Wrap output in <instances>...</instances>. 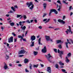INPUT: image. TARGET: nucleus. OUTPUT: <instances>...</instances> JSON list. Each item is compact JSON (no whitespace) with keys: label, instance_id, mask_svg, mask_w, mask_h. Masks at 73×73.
I'll use <instances>...</instances> for the list:
<instances>
[{"label":"nucleus","instance_id":"1","mask_svg":"<svg viewBox=\"0 0 73 73\" xmlns=\"http://www.w3.org/2000/svg\"><path fill=\"white\" fill-rule=\"evenodd\" d=\"M26 5L28 7H29L30 6L32 5L31 7H29L30 9L32 10L33 9L34 7V5L33 3L32 2H30L29 3V2H27Z\"/></svg>","mask_w":73,"mask_h":73},{"label":"nucleus","instance_id":"2","mask_svg":"<svg viewBox=\"0 0 73 73\" xmlns=\"http://www.w3.org/2000/svg\"><path fill=\"white\" fill-rule=\"evenodd\" d=\"M52 12H54L56 14H57L58 13V12L55 9H51L50 12L49 14V16H51Z\"/></svg>","mask_w":73,"mask_h":73},{"label":"nucleus","instance_id":"3","mask_svg":"<svg viewBox=\"0 0 73 73\" xmlns=\"http://www.w3.org/2000/svg\"><path fill=\"white\" fill-rule=\"evenodd\" d=\"M60 54H59V56L61 58V59L62 58V55H64V51H60V50L58 49V53H60Z\"/></svg>","mask_w":73,"mask_h":73},{"label":"nucleus","instance_id":"4","mask_svg":"<svg viewBox=\"0 0 73 73\" xmlns=\"http://www.w3.org/2000/svg\"><path fill=\"white\" fill-rule=\"evenodd\" d=\"M48 58H47V59H48V62H50V63H52V60H51L50 58H53L52 57V56L50 55V54H48Z\"/></svg>","mask_w":73,"mask_h":73},{"label":"nucleus","instance_id":"5","mask_svg":"<svg viewBox=\"0 0 73 73\" xmlns=\"http://www.w3.org/2000/svg\"><path fill=\"white\" fill-rule=\"evenodd\" d=\"M42 52L43 53H46V52L47 49L46 46H44V48L42 50Z\"/></svg>","mask_w":73,"mask_h":73},{"label":"nucleus","instance_id":"6","mask_svg":"<svg viewBox=\"0 0 73 73\" xmlns=\"http://www.w3.org/2000/svg\"><path fill=\"white\" fill-rule=\"evenodd\" d=\"M26 51L25 50H21L19 53V54H24L26 52Z\"/></svg>","mask_w":73,"mask_h":73},{"label":"nucleus","instance_id":"7","mask_svg":"<svg viewBox=\"0 0 73 73\" xmlns=\"http://www.w3.org/2000/svg\"><path fill=\"white\" fill-rule=\"evenodd\" d=\"M13 37L11 36L8 39V42L9 43H10V42H13Z\"/></svg>","mask_w":73,"mask_h":73},{"label":"nucleus","instance_id":"8","mask_svg":"<svg viewBox=\"0 0 73 73\" xmlns=\"http://www.w3.org/2000/svg\"><path fill=\"white\" fill-rule=\"evenodd\" d=\"M36 39V36L34 35H32L31 36V40L32 42H33V40H34Z\"/></svg>","mask_w":73,"mask_h":73},{"label":"nucleus","instance_id":"9","mask_svg":"<svg viewBox=\"0 0 73 73\" xmlns=\"http://www.w3.org/2000/svg\"><path fill=\"white\" fill-rule=\"evenodd\" d=\"M47 72H48V73H51V68L50 67H48L47 68Z\"/></svg>","mask_w":73,"mask_h":73},{"label":"nucleus","instance_id":"10","mask_svg":"<svg viewBox=\"0 0 73 73\" xmlns=\"http://www.w3.org/2000/svg\"><path fill=\"white\" fill-rule=\"evenodd\" d=\"M46 39L47 41H49L50 40V38L49 36H47V35H45Z\"/></svg>","mask_w":73,"mask_h":73},{"label":"nucleus","instance_id":"11","mask_svg":"<svg viewBox=\"0 0 73 73\" xmlns=\"http://www.w3.org/2000/svg\"><path fill=\"white\" fill-rule=\"evenodd\" d=\"M56 44H58V43H63V42L61 41V40H56Z\"/></svg>","mask_w":73,"mask_h":73},{"label":"nucleus","instance_id":"12","mask_svg":"<svg viewBox=\"0 0 73 73\" xmlns=\"http://www.w3.org/2000/svg\"><path fill=\"white\" fill-rule=\"evenodd\" d=\"M41 38H39V39L38 40V43L39 44L42 45V43H41Z\"/></svg>","mask_w":73,"mask_h":73},{"label":"nucleus","instance_id":"13","mask_svg":"<svg viewBox=\"0 0 73 73\" xmlns=\"http://www.w3.org/2000/svg\"><path fill=\"white\" fill-rule=\"evenodd\" d=\"M24 63L25 64L29 62V60L25 58L24 60Z\"/></svg>","mask_w":73,"mask_h":73},{"label":"nucleus","instance_id":"14","mask_svg":"<svg viewBox=\"0 0 73 73\" xmlns=\"http://www.w3.org/2000/svg\"><path fill=\"white\" fill-rule=\"evenodd\" d=\"M47 4L46 3H44L43 4V7L44 8V10L46 9V7Z\"/></svg>","mask_w":73,"mask_h":73},{"label":"nucleus","instance_id":"15","mask_svg":"<svg viewBox=\"0 0 73 73\" xmlns=\"http://www.w3.org/2000/svg\"><path fill=\"white\" fill-rule=\"evenodd\" d=\"M35 42H33V41L32 42V40H31V43L32 44L31 45V47H33V46H34Z\"/></svg>","mask_w":73,"mask_h":73},{"label":"nucleus","instance_id":"16","mask_svg":"<svg viewBox=\"0 0 73 73\" xmlns=\"http://www.w3.org/2000/svg\"><path fill=\"white\" fill-rule=\"evenodd\" d=\"M38 52L37 51H34L33 53L35 56L37 55L38 54Z\"/></svg>","mask_w":73,"mask_h":73},{"label":"nucleus","instance_id":"17","mask_svg":"<svg viewBox=\"0 0 73 73\" xmlns=\"http://www.w3.org/2000/svg\"><path fill=\"white\" fill-rule=\"evenodd\" d=\"M68 28L69 29H67V30H68L69 33H70V31H71V27L70 26H69Z\"/></svg>","mask_w":73,"mask_h":73},{"label":"nucleus","instance_id":"18","mask_svg":"<svg viewBox=\"0 0 73 73\" xmlns=\"http://www.w3.org/2000/svg\"><path fill=\"white\" fill-rule=\"evenodd\" d=\"M4 68L5 69H7V68H8V66H7V65L6 64V63L5 65V66H4Z\"/></svg>","mask_w":73,"mask_h":73},{"label":"nucleus","instance_id":"19","mask_svg":"<svg viewBox=\"0 0 73 73\" xmlns=\"http://www.w3.org/2000/svg\"><path fill=\"white\" fill-rule=\"evenodd\" d=\"M10 25L11 26H13L15 25V23H14V22H12V23H10Z\"/></svg>","mask_w":73,"mask_h":73},{"label":"nucleus","instance_id":"20","mask_svg":"<svg viewBox=\"0 0 73 73\" xmlns=\"http://www.w3.org/2000/svg\"><path fill=\"white\" fill-rule=\"evenodd\" d=\"M59 64L60 65H64V63H62V62H59Z\"/></svg>","mask_w":73,"mask_h":73},{"label":"nucleus","instance_id":"21","mask_svg":"<svg viewBox=\"0 0 73 73\" xmlns=\"http://www.w3.org/2000/svg\"><path fill=\"white\" fill-rule=\"evenodd\" d=\"M66 44V48H68V42H66L65 43Z\"/></svg>","mask_w":73,"mask_h":73},{"label":"nucleus","instance_id":"22","mask_svg":"<svg viewBox=\"0 0 73 73\" xmlns=\"http://www.w3.org/2000/svg\"><path fill=\"white\" fill-rule=\"evenodd\" d=\"M38 64H37L36 65L34 64L33 66V67H34V68H37V67H38Z\"/></svg>","mask_w":73,"mask_h":73},{"label":"nucleus","instance_id":"23","mask_svg":"<svg viewBox=\"0 0 73 73\" xmlns=\"http://www.w3.org/2000/svg\"><path fill=\"white\" fill-rule=\"evenodd\" d=\"M71 55V54L70 53V52L69 53H68V54H67V56H68V57H70Z\"/></svg>","mask_w":73,"mask_h":73},{"label":"nucleus","instance_id":"24","mask_svg":"<svg viewBox=\"0 0 73 73\" xmlns=\"http://www.w3.org/2000/svg\"><path fill=\"white\" fill-rule=\"evenodd\" d=\"M57 2L59 3V4H60V5H62L61 2V1L60 0H58L57 1Z\"/></svg>","mask_w":73,"mask_h":73},{"label":"nucleus","instance_id":"25","mask_svg":"<svg viewBox=\"0 0 73 73\" xmlns=\"http://www.w3.org/2000/svg\"><path fill=\"white\" fill-rule=\"evenodd\" d=\"M62 70L63 72H64V73H67V72H66V70H64V69H62Z\"/></svg>","mask_w":73,"mask_h":73},{"label":"nucleus","instance_id":"26","mask_svg":"<svg viewBox=\"0 0 73 73\" xmlns=\"http://www.w3.org/2000/svg\"><path fill=\"white\" fill-rule=\"evenodd\" d=\"M50 19H48L47 21H47L46 22H45V23H48V22H49V21H50Z\"/></svg>","mask_w":73,"mask_h":73},{"label":"nucleus","instance_id":"27","mask_svg":"<svg viewBox=\"0 0 73 73\" xmlns=\"http://www.w3.org/2000/svg\"><path fill=\"white\" fill-rule=\"evenodd\" d=\"M29 65H30V66H29L30 69H32V65L31 64V63H30Z\"/></svg>","mask_w":73,"mask_h":73},{"label":"nucleus","instance_id":"28","mask_svg":"<svg viewBox=\"0 0 73 73\" xmlns=\"http://www.w3.org/2000/svg\"><path fill=\"white\" fill-rule=\"evenodd\" d=\"M11 8L12 10H13L14 11H15V7H14L13 6H12V7H11Z\"/></svg>","mask_w":73,"mask_h":73},{"label":"nucleus","instance_id":"29","mask_svg":"<svg viewBox=\"0 0 73 73\" xmlns=\"http://www.w3.org/2000/svg\"><path fill=\"white\" fill-rule=\"evenodd\" d=\"M58 47L59 48H62V46L61 44L58 45Z\"/></svg>","mask_w":73,"mask_h":73},{"label":"nucleus","instance_id":"30","mask_svg":"<svg viewBox=\"0 0 73 73\" xmlns=\"http://www.w3.org/2000/svg\"><path fill=\"white\" fill-rule=\"evenodd\" d=\"M63 3H64L65 4H66V5H68V2H66V1L64 0H63Z\"/></svg>","mask_w":73,"mask_h":73},{"label":"nucleus","instance_id":"31","mask_svg":"<svg viewBox=\"0 0 73 73\" xmlns=\"http://www.w3.org/2000/svg\"><path fill=\"white\" fill-rule=\"evenodd\" d=\"M21 15H22V14L21 15L18 14L17 15V18H19L20 17H21Z\"/></svg>","mask_w":73,"mask_h":73},{"label":"nucleus","instance_id":"32","mask_svg":"<svg viewBox=\"0 0 73 73\" xmlns=\"http://www.w3.org/2000/svg\"><path fill=\"white\" fill-rule=\"evenodd\" d=\"M6 59H9V56H8L6 54Z\"/></svg>","mask_w":73,"mask_h":73},{"label":"nucleus","instance_id":"33","mask_svg":"<svg viewBox=\"0 0 73 73\" xmlns=\"http://www.w3.org/2000/svg\"><path fill=\"white\" fill-rule=\"evenodd\" d=\"M54 52H56V53H57V50L56 48H54Z\"/></svg>","mask_w":73,"mask_h":73},{"label":"nucleus","instance_id":"34","mask_svg":"<svg viewBox=\"0 0 73 73\" xmlns=\"http://www.w3.org/2000/svg\"><path fill=\"white\" fill-rule=\"evenodd\" d=\"M55 67L56 68H58L59 67L58 65V64H56L55 65Z\"/></svg>","mask_w":73,"mask_h":73},{"label":"nucleus","instance_id":"35","mask_svg":"<svg viewBox=\"0 0 73 73\" xmlns=\"http://www.w3.org/2000/svg\"><path fill=\"white\" fill-rule=\"evenodd\" d=\"M58 22H60V23H62V20L61 19H58Z\"/></svg>","mask_w":73,"mask_h":73},{"label":"nucleus","instance_id":"36","mask_svg":"<svg viewBox=\"0 0 73 73\" xmlns=\"http://www.w3.org/2000/svg\"><path fill=\"white\" fill-rule=\"evenodd\" d=\"M21 38L20 39V41H21V42H22V39L23 40V37L22 36V35H21Z\"/></svg>","mask_w":73,"mask_h":73},{"label":"nucleus","instance_id":"37","mask_svg":"<svg viewBox=\"0 0 73 73\" xmlns=\"http://www.w3.org/2000/svg\"><path fill=\"white\" fill-rule=\"evenodd\" d=\"M66 61L67 63H68V62H69L70 60L68 59V58H67V60H66Z\"/></svg>","mask_w":73,"mask_h":73},{"label":"nucleus","instance_id":"38","mask_svg":"<svg viewBox=\"0 0 73 73\" xmlns=\"http://www.w3.org/2000/svg\"><path fill=\"white\" fill-rule=\"evenodd\" d=\"M22 23L21 21L19 22V24L20 26H22Z\"/></svg>","mask_w":73,"mask_h":73},{"label":"nucleus","instance_id":"39","mask_svg":"<svg viewBox=\"0 0 73 73\" xmlns=\"http://www.w3.org/2000/svg\"><path fill=\"white\" fill-rule=\"evenodd\" d=\"M23 17L24 19H27V17L25 15H23Z\"/></svg>","mask_w":73,"mask_h":73},{"label":"nucleus","instance_id":"40","mask_svg":"<svg viewBox=\"0 0 73 73\" xmlns=\"http://www.w3.org/2000/svg\"><path fill=\"white\" fill-rule=\"evenodd\" d=\"M72 6H70L69 7V10H71V9H72Z\"/></svg>","mask_w":73,"mask_h":73},{"label":"nucleus","instance_id":"41","mask_svg":"<svg viewBox=\"0 0 73 73\" xmlns=\"http://www.w3.org/2000/svg\"><path fill=\"white\" fill-rule=\"evenodd\" d=\"M47 18H46V19H43V22H45L46 21H46H47Z\"/></svg>","mask_w":73,"mask_h":73},{"label":"nucleus","instance_id":"42","mask_svg":"<svg viewBox=\"0 0 73 73\" xmlns=\"http://www.w3.org/2000/svg\"><path fill=\"white\" fill-rule=\"evenodd\" d=\"M27 23H31L29 20H27Z\"/></svg>","mask_w":73,"mask_h":73},{"label":"nucleus","instance_id":"43","mask_svg":"<svg viewBox=\"0 0 73 73\" xmlns=\"http://www.w3.org/2000/svg\"><path fill=\"white\" fill-rule=\"evenodd\" d=\"M26 27L25 26H24L23 27V30H25L26 29Z\"/></svg>","mask_w":73,"mask_h":73},{"label":"nucleus","instance_id":"44","mask_svg":"<svg viewBox=\"0 0 73 73\" xmlns=\"http://www.w3.org/2000/svg\"><path fill=\"white\" fill-rule=\"evenodd\" d=\"M60 30V28H56L54 29V30Z\"/></svg>","mask_w":73,"mask_h":73},{"label":"nucleus","instance_id":"45","mask_svg":"<svg viewBox=\"0 0 73 73\" xmlns=\"http://www.w3.org/2000/svg\"><path fill=\"white\" fill-rule=\"evenodd\" d=\"M46 13H44L43 17H45V16H46Z\"/></svg>","mask_w":73,"mask_h":73},{"label":"nucleus","instance_id":"46","mask_svg":"<svg viewBox=\"0 0 73 73\" xmlns=\"http://www.w3.org/2000/svg\"><path fill=\"white\" fill-rule=\"evenodd\" d=\"M12 34L14 36H16V35L14 33H12Z\"/></svg>","mask_w":73,"mask_h":73},{"label":"nucleus","instance_id":"47","mask_svg":"<svg viewBox=\"0 0 73 73\" xmlns=\"http://www.w3.org/2000/svg\"><path fill=\"white\" fill-rule=\"evenodd\" d=\"M62 23L63 24H64L65 22H64V21L63 20H62Z\"/></svg>","mask_w":73,"mask_h":73},{"label":"nucleus","instance_id":"48","mask_svg":"<svg viewBox=\"0 0 73 73\" xmlns=\"http://www.w3.org/2000/svg\"><path fill=\"white\" fill-rule=\"evenodd\" d=\"M18 7L17 5H15L14 6V9H16V8H18Z\"/></svg>","mask_w":73,"mask_h":73},{"label":"nucleus","instance_id":"49","mask_svg":"<svg viewBox=\"0 0 73 73\" xmlns=\"http://www.w3.org/2000/svg\"><path fill=\"white\" fill-rule=\"evenodd\" d=\"M24 56L23 55H19V57H23Z\"/></svg>","mask_w":73,"mask_h":73},{"label":"nucleus","instance_id":"50","mask_svg":"<svg viewBox=\"0 0 73 73\" xmlns=\"http://www.w3.org/2000/svg\"><path fill=\"white\" fill-rule=\"evenodd\" d=\"M1 29L2 30V31H3V30H4L3 29H4V27H3L2 26L1 27Z\"/></svg>","mask_w":73,"mask_h":73},{"label":"nucleus","instance_id":"51","mask_svg":"<svg viewBox=\"0 0 73 73\" xmlns=\"http://www.w3.org/2000/svg\"><path fill=\"white\" fill-rule=\"evenodd\" d=\"M65 15H63V19H64L65 18Z\"/></svg>","mask_w":73,"mask_h":73},{"label":"nucleus","instance_id":"52","mask_svg":"<svg viewBox=\"0 0 73 73\" xmlns=\"http://www.w3.org/2000/svg\"><path fill=\"white\" fill-rule=\"evenodd\" d=\"M53 20H54V22H55V23H56L57 20L56 19H54Z\"/></svg>","mask_w":73,"mask_h":73},{"label":"nucleus","instance_id":"53","mask_svg":"<svg viewBox=\"0 0 73 73\" xmlns=\"http://www.w3.org/2000/svg\"><path fill=\"white\" fill-rule=\"evenodd\" d=\"M70 41L72 43V44H73V40L72 39H70Z\"/></svg>","mask_w":73,"mask_h":73},{"label":"nucleus","instance_id":"54","mask_svg":"<svg viewBox=\"0 0 73 73\" xmlns=\"http://www.w3.org/2000/svg\"><path fill=\"white\" fill-rule=\"evenodd\" d=\"M25 71L26 72H29V71H28L27 69H25Z\"/></svg>","mask_w":73,"mask_h":73},{"label":"nucleus","instance_id":"55","mask_svg":"<svg viewBox=\"0 0 73 73\" xmlns=\"http://www.w3.org/2000/svg\"><path fill=\"white\" fill-rule=\"evenodd\" d=\"M38 28L39 29H42V26H39Z\"/></svg>","mask_w":73,"mask_h":73},{"label":"nucleus","instance_id":"56","mask_svg":"<svg viewBox=\"0 0 73 73\" xmlns=\"http://www.w3.org/2000/svg\"><path fill=\"white\" fill-rule=\"evenodd\" d=\"M17 41V39L16 38L14 39V42H16Z\"/></svg>","mask_w":73,"mask_h":73},{"label":"nucleus","instance_id":"57","mask_svg":"<svg viewBox=\"0 0 73 73\" xmlns=\"http://www.w3.org/2000/svg\"><path fill=\"white\" fill-rule=\"evenodd\" d=\"M21 35H18V37L19 38H21Z\"/></svg>","mask_w":73,"mask_h":73},{"label":"nucleus","instance_id":"58","mask_svg":"<svg viewBox=\"0 0 73 73\" xmlns=\"http://www.w3.org/2000/svg\"><path fill=\"white\" fill-rule=\"evenodd\" d=\"M68 29L67 30V31H66V33L67 34H68Z\"/></svg>","mask_w":73,"mask_h":73},{"label":"nucleus","instance_id":"59","mask_svg":"<svg viewBox=\"0 0 73 73\" xmlns=\"http://www.w3.org/2000/svg\"><path fill=\"white\" fill-rule=\"evenodd\" d=\"M18 66H22V65H21V64H18Z\"/></svg>","mask_w":73,"mask_h":73},{"label":"nucleus","instance_id":"60","mask_svg":"<svg viewBox=\"0 0 73 73\" xmlns=\"http://www.w3.org/2000/svg\"><path fill=\"white\" fill-rule=\"evenodd\" d=\"M27 33H28V31H27L25 33V35H27Z\"/></svg>","mask_w":73,"mask_h":73},{"label":"nucleus","instance_id":"61","mask_svg":"<svg viewBox=\"0 0 73 73\" xmlns=\"http://www.w3.org/2000/svg\"><path fill=\"white\" fill-rule=\"evenodd\" d=\"M73 14V13H72V12H71V13L70 14V16H71V15H72Z\"/></svg>","mask_w":73,"mask_h":73},{"label":"nucleus","instance_id":"62","mask_svg":"<svg viewBox=\"0 0 73 73\" xmlns=\"http://www.w3.org/2000/svg\"><path fill=\"white\" fill-rule=\"evenodd\" d=\"M34 21L35 22V23H37V20L36 19H35V20H34Z\"/></svg>","mask_w":73,"mask_h":73},{"label":"nucleus","instance_id":"63","mask_svg":"<svg viewBox=\"0 0 73 73\" xmlns=\"http://www.w3.org/2000/svg\"><path fill=\"white\" fill-rule=\"evenodd\" d=\"M40 65H41V66L42 67H44V65H43V64H40Z\"/></svg>","mask_w":73,"mask_h":73},{"label":"nucleus","instance_id":"64","mask_svg":"<svg viewBox=\"0 0 73 73\" xmlns=\"http://www.w3.org/2000/svg\"><path fill=\"white\" fill-rule=\"evenodd\" d=\"M9 14H7L6 15V17H9Z\"/></svg>","mask_w":73,"mask_h":73}]
</instances>
